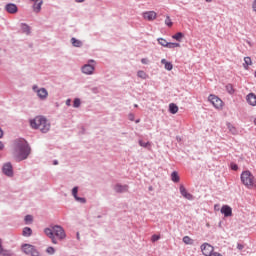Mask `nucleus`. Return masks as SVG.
<instances>
[{
  "label": "nucleus",
  "instance_id": "f257e3e1",
  "mask_svg": "<svg viewBox=\"0 0 256 256\" xmlns=\"http://www.w3.org/2000/svg\"><path fill=\"white\" fill-rule=\"evenodd\" d=\"M29 153H31V148L25 139H18L15 141L14 156L18 161L27 159Z\"/></svg>",
  "mask_w": 256,
  "mask_h": 256
},
{
  "label": "nucleus",
  "instance_id": "f03ea898",
  "mask_svg": "<svg viewBox=\"0 0 256 256\" xmlns=\"http://www.w3.org/2000/svg\"><path fill=\"white\" fill-rule=\"evenodd\" d=\"M44 233L47 237H49V239H51L54 245H57V239H55V237H57L61 241L62 239H65V237H67V235L65 234V230L63 229V227L59 225L50 226L49 228H46L44 230Z\"/></svg>",
  "mask_w": 256,
  "mask_h": 256
},
{
  "label": "nucleus",
  "instance_id": "7ed1b4c3",
  "mask_svg": "<svg viewBox=\"0 0 256 256\" xmlns=\"http://www.w3.org/2000/svg\"><path fill=\"white\" fill-rule=\"evenodd\" d=\"M30 126L32 129H39L42 133H47L51 129V124L43 116H37L33 120H30Z\"/></svg>",
  "mask_w": 256,
  "mask_h": 256
},
{
  "label": "nucleus",
  "instance_id": "20e7f679",
  "mask_svg": "<svg viewBox=\"0 0 256 256\" xmlns=\"http://www.w3.org/2000/svg\"><path fill=\"white\" fill-rule=\"evenodd\" d=\"M240 179L245 187H253L255 185V176L249 170L242 172Z\"/></svg>",
  "mask_w": 256,
  "mask_h": 256
},
{
  "label": "nucleus",
  "instance_id": "39448f33",
  "mask_svg": "<svg viewBox=\"0 0 256 256\" xmlns=\"http://www.w3.org/2000/svg\"><path fill=\"white\" fill-rule=\"evenodd\" d=\"M32 89L34 93H36L37 97H39V99L42 101H45V99L49 97V92L45 88H39L37 85H34Z\"/></svg>",
  "mask_w": 256,
  "mask_h": 256
},
{
  "label": "nucleus",
  "instance_id": "423d86ee",
  "mask_svg": "<svg viewBox=\"0 0 256 256\" xmlns=\"http://www.w3.org/2000/svg\"><path fill=\"white\" fill-rule=\"evenodd\" d=\"M200 249L202 251V255H204V256H212L214 253L213 251H215V248L207 242L203 243L200 246Z\"/></svg>",
  "mask_w": 256,
  "mask_h": 256
},
{
  "label": "nucleus",
  "instance_id": "0eeeda50",
  "mask_svg": "<svg viewBox=\"0 0 256 256\" xmlns=\"http://www.w3.org/2000/svg\"><path fill=\"white\" fill-rule=\"evenodd\" d=\"M22 251L26 255H31V256H39V252L35 250V246L30 245V244H25L22 246Z\"/></svg>",
  "mask_w": 256,
  "mask_h": 256
},
{
  "label": "nucleus",
  "instance_id": "6e6552de",
  "mask_svg": "<svg viewBox=\"0 0 256 256\" xmlns=\"http://www.w3.org/2000/svg\"><path fill=\"white\" fill-rule=\"evenodd\" d=\"M208 100L216 109H221V107H223V100H221L216 95L210 94Z\"/></svg>",
  "mask_w": 256,
  "mask_h": 256
},
{
  "label": "nucleus",
  "instance_id": "1a4fd4ad",
  "mask_svg": "<svg viewBox=\"0 0 256 256\" xmlns=\"http://www.w3.org/2000/svg\"><path fill=\"white\" fill-rule=\"evenodd\" d=\"M220 213H222L224 217H231L233 215V209L229 205H223L221 207Z\"/></svg>",
  "mask_w": 256,
  "mask_h": 256
},
{
  "label": "nucleus",
  "instance_id": "9d476101",
  "mask_svg": "<svg viewBox=\"0 0 256 256\" xmlns=\"http://www.w3.org/2000/svg\"><path fill=\"white\" fill-rule=\"evenodd\" d=\"M2 171L4 175H7V177H13V166L11 163L4 164Z\"/></svg>",
  "mask_w": 256,
  "mask_h": 256
},
{
  "label": "nucleus",
  "instance_id": "9b49d317",
  "mask_svg": "<svg viewBox=\"0 0 256 256\" xmlns=\"http://www.w3.org/2000/svg\"><path fill=\"white\" fill-rule=\"evenodd\" d=\"M143 17L147 21H154V19H157V13L155 11H147L143 13Z\"/></svg>",
  "mask_w": 256,
  "mask_h": 256
},
{
  "label": "nucleus",
  "instance_id": "f8f14e48",
  "mask_svg": "<svg viewBox=\"0 0 256 256\" xmlns=\"http://www.w3.org/2000/svg\"><path fill=\"white\" fill-rule=\"evenodd\" d=\"M179 190L182 197H185V199H188L189 201L193 200V196L191 195V193L187 192V189L185 188V186L180 185Z\"/></svg>",
  "mask_w": 256,
  "mask_h": 256
},
{
  "label": "nucleus",
  "instance_id": "ddd939ff",
  "mask_svg": "<svg viewBox=\"0 0 256 256\" xmlns=\"http://www.w3.org/2000/svg\"><path fill=\"white\" fill-rule=\"evenodd\" d=\"M93 71H95V67L91 64H86L82 67V72L86 75H92Z\"/></svg>",
  "mask_w": 256,
  "mask_h": 256
},
{
  "label": "nucleus",
  "instance_id": "4468645a",
  "mask_svg": "<svg viewBox=\"0 0 256 256\" xmlns=\"http://www.w3.org/2000/svg\"><path fill=\"white\" fill-rule=\"evenodd\" d=\"M246 101L247 103H249V105H251L252 107H255L256 105V95L253 93H249L246 97Z\"/></svg>",
  "mask_w": 256,
  "mask_h": 256
},
{
  "label": "nucleus",
  "instance_id": "2eb2a0df",
  "mask_svg": "<svg viewBox=\"0 0 256 256\" xmlns=\"http://www.w3.org/2000/svg\"><path fill=\"white\" fill-rule=\"evenodd\" d=\"M34 1V11L35 13H39L41 11V5H43V0H31Z\"/></svg>",
  "mask_w": 256,
  "mask_h": 256
},
{
  "label": "nucleus",
  "instance_id": "dca6fc26",
  "mask_svg": "<svg viewBox=\"0 0 256 256\" xmlns=\"http://www.w3.org/2000/svg\"><path fill=\"white\" fill-rule=\"evenodd\" d=\"M0 255L2 256H13V254L11 253V251L9 250H5L3 248V242L0 239Z\"/></svg>",
  "mask_w": 256,
  "mask_h": 256
},
{
  "label": "nucleus",
  "instance_id": "f3484780",
  "mask_svg": "<svg viewBox=\"0 0 256 256\" xmlns=\"http://www.w3.org/2000/svg\"><path fill=\"white\" fill-rule=\"evenodd\" d=\"M5 9L8 13H11V14L17 13V5L15 4H7Z\"/></svg>",
  "mask_w": 256,
  "mask_h": 256
},
{
  "label": "nucleus",
  "instance_id": "a211bd4d",
  "mask_svg": "<svg viewBox=\"0 0 256 256\" xmlns=\"http://www.w3.org/2000/svg\"><path fill=\"white\" fill-rule=\"evenodd\" d=\"M179 111V107L175 103L169 104V112L175 115Z\"/></svg>",
  "mask_w": 256,
  "mask_h": 256
},
{
  "label": "nucleus",
  "instance_id": "6ab92c4d",
  "mask_svg": "<svg viewBox=\"0 0 256 256\" xmlns=\"http://www.w3.org/2000/svg\"><path fill=\"white\" fill-rule=\"evenodd\" d=\"M171 179H172L173 183H179L181 178L179 177V173H177V171H173L171 173Z\"/></svg>",
  "mask_w": 256,
  "mask_h": 256
},
{
  "label": "nucleus",
  "instance_id": "aec40b11",
  "mask_svg": "<svg viewBox=\"0 0 256 256\" xmlns=\"http://www.w3.org/2000/svg\"><path fill=\"white\" fill-rule=\"evenodd\" d=\"M114 190L116 191V193H123L124 191H127V186H122V185L117 184L114 187Z\"/></svg>",
  "mask_w": 256,
  "mask_h": 256
},
{
  "label": "nucleus",
  "instance_id": "412c9836",
  "mask_svg": "<svg viewBox=\"0 0 256 256\" xmlns=\"http://www.w3.org/2000/svg\"><path fill=\"white\" fill-rule=\"evenodd\" d=\"M32 233H33V230H31V228L25 227V228L23 229L22 235H23L24 237H31Z\"/></svg>",
  "mask_w": 256,
  "mask_h": 256
},
{
  "label": "nucleus",
  "instance_id": "4be33fe9",
  "mask_svg": "<svg viewBox=\"0 0 256 256\" xmlns=\"http://www.w3.org/2000/svg\"><path fill=\"white\" fill-rule=\"evenodd\" d=\"M137 77H139L140 79H149V75L143 70H139L137 72Z\"/></svg>",
  "mask_w": 256,
  "mask_h": 256
},
{
  "label": "nucleus",
  "instance_id": "5701e85b",
  "mask_svg": "<svg viewBox=\"0 0 256 256\" xmlns=\"http://www.w3.org/2000/svg\"><path fill=\"white\" fill-rule=\"evenodd\" d=\"M185 37V34H183L182 32H177L176 34H174L172 36V39H175L176 41L181 42V39Z\"/></svg>",
  "mask_w": 256,
  "mask_h": 256
},
{
  "label": "nucleus",
  "instance_id": "b1692460",
  "mask_svg": "<svg viewBox=\"0 0 256 256\" xmlns=\"http://www.w3.org/2000/svg\"><path fill=\"white\" fill-rule=\"evenodd\" d=\"M227 127H228L230 133H232V135H237V128H235V126H233V124L227 123Z\"/></svg>",
  "mask_w": 256,
  "mask_h": 256
},
{
  "label": "nucleus",
  "instance_id": "393cba45",
  "mask_svg": "<svg viewBox=\"0 0 256 256\" xmlns=\"http://www.w3.org/2000/svg\"><path fill=\"white\" fill-rule=\"evenodd\" d=\"M167 49H175V47H181V44L176 42H168L166 45Z\"/></svg>",
  "mask_w": 256,
  "mask_h": 256
},
{
  "label": "nucleus",
  "instance_id": "a878e982",
  "mask_svg": "<svg viewBox=\"0 0 256 256\" xmlns=\"http://www.w3.org/2000/svg\"><path fill=\"white\" fill-rule=\"evenodd\" d=\"M182 241L185 243V245H193V239H191L189 236H184Z\"/></svg>",
  "mask_w": 256,
  "mask_h": 256
},
{
  "label": "nucleus",
  "instance_id": "bb28decb",
  "mask_svg": "<svg viewBox=\"0 0 256 256\" xmlns=\"http://www.w3.org/2000/svg\"><path fill=\"white\" fill-rule=\"evenodd\" d=\"M71 43L74 47H81L83 45V43L81 42V40H77L75 38L71 39Z\"/></svg>",
  "mask_w": 256,
  "mask_h": 256
},
{
  "label": "nucleus",
  "instance_id": "cd10ccee",
  "mask_svg": "<svg viewBox=\"0 0 256 256\" xmlns=\"http://www.w3.org/2000/svg\"><path fill=\"white\" fill-rule=\"evenodd\" d=\"M138 143L140 147H144V149H149V147H151L150 142H144L143 140H139Z\"/></svg>",
  "mask_w": 256,
  "mask_h": 256
},
{
  "label": "nucleus",
  "instance_id": "c85d7f7f",
  "mask_svg": "<svg viewBox=\"0 0 256 256\" xmlns=\"http://www.w3.org/2000/svg\"><path fill=\"white\" fill-rule=\"evenodd\" d=\"M226 91L229 93V95H233L235 93V89L233 88V84H227L226 85Z\"/></svg>",
  "mask_w": 256,
  "mask_h": 256
},
{
  "label": "nucleus",
  "instance_id": "c756f323",
  "mask_svg": "<svg viewBox=\"0 0 256 256\" xmlns=\"http://www.w3.org/2000/svg\"><path fill=\"white\" fill-rule=\"evenodd\" d=\"M157 41H158L159 45H161L162 47H167V44L169 43L164 38H158Z\"/></svg>",
  "mask_w": 256,
  "mask_h": 256
},
{
  "label": "nucleus",
  "instance_id": "7c9ffc66",
  "mask_svg": "<svg viewBox=\"0 0 256 256\" xmlns=\"http://www.w3.org/2000/svg\"><path fill=\"white\" fill-rule=\"evenodd\" d=\"M251 57H245L244 58V68L248 69L249 65H251Z\"/></svg>",
  "mask_w": 256,
  "mask_h": 256
},
{
  "label": "nucleus",
  "instance_id": "2f4dec72",
  "mask_svg": "<svg viewBox=\"0 0 256 256\" xmlns=\"http://www.w3.org/2000/svg\"><path fill=\"white\" fill-rule=\"evenodd\" d=\"M22 31L23 33H26L27 35H29V31H30V28L27 24H22Z\"/></svg>",
  "mask_w": 256,
  "mask_h": 256
},
{
  "label": "nucleus",
  "instance_id": "473e14b6",
  "mask_svg": "<svg viewBox=\"0 0 256 256\" xmlns=\"http://www.w3.org/2000/svg\"><path fill=\"white\" fill-rule=\"evenodd\" d=\"M165 25H167V27H173V22L169 16H167L165 19Z\"/></svg>",
  "mask_w": 256,
  "mask_h": 256
},
{
  "label": "nucleus",
  "instance_id": "72a5a7b5",
  "mask_svg": "<svg viewBox=\"0 0 256 256\" xmlns=\"http://www.w3.org/2000/svg\"><path fill=\"white\" fill-rule=\"evenodd\" d=\"M81 106V100L79 98L74 99L73 107L77 108Z\"/></svg>",
  "mask_w": 256,
  "mask_h": 256
},
{
  "label": "nucleus",
  "instance_id": "f704fd0d",
  "mask_svg": "<svg viewBox=\"0 0 256 256\" xmlns=\"http://www.w3.org/2000/svg\"><path fill=\"white\" fill-rule=\"evenodd\" d=\"M166 71H172L173 70V64L171 62L166 63V65H164Z\"/></svg>",
  "mask_w": 256,
  "mask_h": 256
},
{
  "label": "nucleus",
  "instance_id": "c9c22d12",
  "mask_svg": "<svg viewBox=\"0 0 256 256\" xmlns=\"http://www.w3.org/2000/svg\"><path fill=\"white\" fill-rule=\"evenodd\" d=\"M46 252L49 254V255H54L55 254V248H53V247H48L47 249H46Z\"/></svg>",
  "mask_w": 256,
  "mask_h": 256
},
{
  "label": "nucleus",
  "instance_id": "e433bc0d",
  "mask_svg": "<svg viewBox=\"0 0 256 256\" xmlns=\"http://www.w3.org/2000/svg\"><path fill=\"white\" fill-rule=\"evenodd\" d=\"M159 239H161V236L154 234L152 235L151 241L152 243H155L156 241H159Z\"/></svg>",
  "mask_w": 256,
  "mask_h": 256
},
{
  "label": "nucleus",
  "instance_id": "4c0bfd02",
  "mask_svg": "<svg viewBox=\"0 0 256 256\" xmlns=\"http://www.w3.org/2000/svg\"><path fill=\"white\" fill-rule=\"evenodd\" d=\"M25 222H26V223H33V216L27 215V216L25 217Z\"/></svg>",
  "mask_w": 256,
  "mask_h": 256
},
{
  "label": "nucleus",
  "instance_id": "58836bf2",
  "mask_svg": "<svg viewBox=\"0 0 256 256\" xmlns=\"http://www.w3.org/2000/svg\"><path fill=\"white\" fill-rule=\"evenodd\" d=\"M78 191H79V188H78V187H74V188L72 189V195H73L74 198L77 197Z\"/></svg>",
  "mask_w": 256,
  "mask_h": 256
},
{
  "label": "nucleus",
  "instance_id": "ea45409f",
  "mask_svg": "<svg viewBox=\"0 0 256 256\" xmlns=\"http://www.w3.org/2000/svg\"><path fill=\"white\" fill-rule=\"evenodd\" d=\"M237 249H238L239 251H243V249H245V246H244L243 244H241V243H238V244H237Z\"/></svg>",
  "mask_w": 256,
  "mask_h": 256
},
{
  "label": "nucleus",
  "instance_id": "a19ab883",
  "mask_svg": "<svg viewBox=\"0 0 256 256\" xmlns=\"http://www.w3.org/2000/svg\"><path fill=\"white\" fill-rule=\"evenodd\" d=\"M74 199H76V201H80V203H85V198L76 196Z\"/></svg>",
  "mask_w": 256,
  "mask_h": 256
},
{
  "label": "nucleus",
  "instance_id": "79ce46f5",
  "mask_svg": "<svg viewBox=\"0 0 256 256\" xmlns=\"http://www.w3.org/2000/svg\"><path fill=\"white\" fill-rule=\"evenodd\" d=\"M141 63H142L143 65H147V64L149 63V59H147V58H142V59H141Z\"/></svg>",
  "mask_w": 256,
  "mask_h": 256
},
{
  "label": "nucleus",
  "instance_id": "37998d69",
  "mask_svg": "<svg viewBox=\"0 0 256 256\" xmlns=\"http://www.w3.org/2000/svg\"><path fill=\"white\" fill-rule=\"evenodd\" d=\"M252 9L256 12V0H254L252 3Z\"/></svg>",
  "mask_w": 256,
  "mask_h": 256
},
{
  "label": "nucleus",
  "instance_id": "c03bdc74",
  "mask_svg": "<svg viewBox=\"0 0 256 256\" xmlns=\"http://www.w3.org/2000/svg\"><path fill=\"white\" fill-rule=\"evenodd\" d=\"M129 120L130 121H134L135 120V116L133 114H129Z\"/></svg>",
  "mask_w": 256,
  "mask_h": 256
},
{
  "label": "nucleus",
  "instance_id": "a18cd8bd",
  "mask_svg": "<svg viewBox=\"0 0 256 256\" xmlns=\"http://www.w3.org/2000/svg\"><path fill=\"white\" fill-rule=\"evenodd\" d=\"M232 169H233V171H237V170L239 169V166H237V164H234V165L232 166Z\"/></svg>",
  "mask_w": 256,
  "mask_h": 256
},
{
  "label": "nucleus",
  "instance_id": "49530a36",
  "mask_svg": "<svg viewBox=\"0 0 256 256\" xmlns=\"http://www.w3.org/2000/svg\"><path fill=\"white\" fill-rule=\"evenodd\" d=\"M211 256H222V255H221V253H219V252H214V253H212Z\"/></svg>",
  "mask_w": 256,
  "mask_h": 256
},
{
  "label": "nucleus",
  "instance_id": "de8ad7c7",
  "mask_svg": "<svg viewBox=\"0 0 256 256\" xmlns=\"http://www.w3.org/2000/svg\"><path fill=\"white\" fill-rule=\"evenodd\" d=\"M161 63H162V65H166V63H168V62H167L166 59H162V60H161Z\"/></svg>",
  "mask_w": 256,
  "mask_h": 256
},
{
  "label": "nucleus",
  "instance_id": "09e8293b",
  "mask_svg": "<svg viewBox=\"0 0 256 256\" xmlns=\"http://www.w3.org/2000/svg\"><path fill=\"white\" fill-rule=\"evenodd\" d=\"M5 146L3 145V142L0 141V151H2V149L4 148Z\"/></svg>",
  "mask_w": 256,
  "mask_h": 256
},
{
  "label": "nucleus",
  "instance_id": "8fccbe9b",
  "mask_svg": "<svg viewBox=\"0 0 256 256\" xmlns=\"http://www.w3.org/2000/svg\"><path fill=\"white\" fill-rule=\"evenodd\" d=\"M66 105H68V106L71 105V100L68 99V100L66 101Z\"/></svg>",
  "mask_w": 256,
  "mask_h": 256
},
{
  "label": "nucleus",
  "instance_id": "3c124183",
  "mask_svg": "<svg viewBox=\"0 0 256 256\" xmlns=\"http://www.w3.org/2000/svg\"><path fill=\"white\" fill-rule=\"evenodd\" d=\"M85 0H76V3H83Z\"/></svg>",
  "mask_w": 256,
  "mask_h": 256
},
{
  "label": "nucleus",
  "instance_id": "603ef678",
  "mask_svg": "<svg viewBox=\"0 0 256 256\" xmlns=\"http://www.w3.org/2000/svg\"><path fill=\"white\" fill-rule=\"evenodd\" d=\"M148 189L149 191H153V186H150Z\"/></svg>",
  "mask_w": 256,
  "mask_h": 256
},
{
  "label": "nucleus",
  "instance_id": "864d4df0",
  "mask_svg": "<svg viewBox=\"0 0 256 256\" xmlns=\"http://www.w3.org/2000/svg\"><path fill=\"white\" fill-rule=\"evenodd\" d=\"M140 121H141V119H137V120L135 121V123H140Z\"/></svg>",
  "mask_w": 256,
  "mask_h": 256
},
{
  "label": "nucleus",
  "instance_id": "5fc2aeb1",
  "mask_svg": "<svg viewBox=\"0 0 256 256\" xmlns=\"http://www.w3.org/2000/svg\"><path fill=\"white\" fill-rule=\"evenodd\" d=\"M206 1V3H211V1H213V0H205Z\"/></svg>",
  "mask_w": 256,
  "mask_h": 256
},
{
  "label": "nucleus",
  "instance_id": "6e6d98bb",
  "mask_svg": "<svg viewBox=\"0 0 256 256\" xmlns=\"http://www.w3.org/2000/svg\"><path fill=\"white\" fill-rule=\"evenodd\" d=\"M254 125H256V118L254 119Z\"/></svg>",
  "mask_w": 256,
  "mask_h": 256
},
{
  "label": "nucleus",
  "instance_id": "4d7b16f0",
  "mask_svg": "<svg viewBox=\"0 0 256 256\" xmlns=\"http://www.w3.org/2000/svg\"><path fill=\"white\" fill-rule=\"evenodd\" d=\"M54 165H57V161H54Z\"/></svg>",
  "mask_w": 256,
  "mask_h": 256
},
{
  "label": "nucleus",
  "instance_id": "13d9d810",
  "mask_svg": "<svg viewBox=\"0 0 256 256\" xmlns=\"http://www.w3.org/2000/svg\"><path fill=\"white\" fill-rule=\"evenodd\" d=\"M90 63H93V60H90Z\"/></svg>",
  "mask_w": 256,
  "mask_h": 256
},
{
  "label": "nucleus",
  "instance_id": "bf43d9fd",
  "mask_svg": "<svg viewBox=\"0 0 256 256\" xmlns=\"http://www.w3.org/2000/svg\"><path fill=\"white\" fill-rule=\"evenodd\" d=\"M77 237H78V239H79V234H77Z\"/></svg>",
  "mask_w": 256,
  "mask_h": 256
},
{
  "label": "nucleus",
  "instance_id": "052dcab7",
  "mask_svg": "<svg viewBox=\"0 0 256 256\" xmlns=\"http://www.w3.org/2000/svg\"><path fill=\"white\" fill-rule=\"evenodd\" d=\"M134 107H137V104H135Z\"/></svg>",
  "mask_w": 256,
  "mask_h": 256
}]
</instances>
